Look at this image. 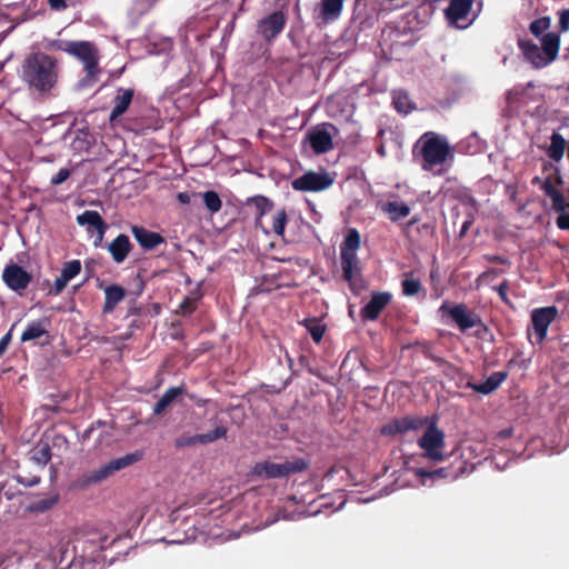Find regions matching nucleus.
<instances>
[{
  "label": "nucleus",
  "mask_w": 569,
  "mask_h": 569,
  "mask_svg": "<svg viewBox=\"0 0 569 569\" xmlns=\"http://www.w3.org/2000/svg\"><path fill=\"white\" fill-rule=\"evenodd\" d=\"M96 426L103 427V426H106V422L102 421V420H98L94 423H92L88 429H86L83 435H82V440L83 441L88 440L90 438V436L93 432Z\"/></svg>",
  "instance_id": "nucleus-51"
},
{
  "label": "nucleus",
  "mask_w": 569,
  "mask_h": 569,
  "mask_svg": "<svg viewBox=\"0 0 569 569\" xmlns=\"http://www.w3.org/2000/svg\"><path fill=\"white\" fill-rule=\"evenodd\" d=\"M14 326L16 325L13 323L12 327L10 328V330L0 339V357H2L4 355L9 345L11 343L12 330H13Z\"/></svg>",
  "instance_id": "nucleus-47"
},
{
  "label": "nucleus",
  "mask_w": 569,
  "mask_h": 569,
  "mask_svg": "<svg viewBox=\"0 0 569 569\" xmlns=\"http://www.w3.org/2000/svg\"><path fill=\"white\" fill-rule=\"evenodd\" d=\"M99 288H102L104 291V303L102 307L103 315L111 313L127 295L126 289L120 284H109L103 287L102 283H100Z\"/></svg>",
  "instance_id": "nucleus-23"
},
{
  "label": "nucleus",
  "mask_w": 569,
  "mask_h": 569,
  "mask_svg": "<svg viewBox=\"0 0 569 569\" xmlns=\"http://www.w3.org/2000/svg\"><path fill=\"white\" fill-rule=\"evenodd\" d=\"M472 7V0H451L446 9V17L449 21L458 23L466 19Z\"/></svg>",
  "instance_id": "nucleus-26"
},
{
  "label": "nucleus",
  "mask_w": 569,
  "mask_h": 569,
  "mask_svg": "<svg viewBox=\"0 0 569 569\" xmlns=\"http://www.w3.org/2000/svg\"><path fill=\"white\" fill-rule=\"evenodd\" d=\"M56 500H51L50 503L46 505L44 507L48 508L54 503Z\"/></svg>",
  "instance_id": "nucleus-58"
},
{
  "label": "nucleus",
  "mask_w": 569,
  "mask_h": 569,
  "mask_svg": "<svg viewBox=\"0 0 569 569\" xmlns=\"http://www.w3.org/2000/svg\"><path fill=\"white\" fill-rule=\"evenodd\" d=\"M107 537L100 539V547L106 548Z\"/></svg>",
  "instance_id": "nucleus-55"
},
{
  "label": "nucleus",
  "mask_w": 569,
  "mask_h": 569,
  "mask_svg": "<svg viewBox=\"0 0 569 569\" xmlns=\"http://www.w3.org/2000/svg\"><path fill=\"white\" fill-rule=\"evenodd\" d=\"M76 220L79 226L86 227L88 233H97L94 246H99L108 229V224L104 222L100 213L93 210H86L81 214H78Z\"/></svg>",
  "instance_id": "nucleus-16"
},
{
  "label": "nucleus",
  "mask_w": 569,
  "mask_h": 569,
  "mask_svg": "<svg viewBox=\"0 0 569 569\" xmlns=\"http://www.w3.org/2000/svg\"><path fill=\"white\" fill-rule=\"evenodd\" d=\"M541 189L548 196L552 201V210H562L563 208H569V204L566 201L565 196L561 191H559L551 177H548L545 179V181L541 184Z\"/></svg>",
  "instance_id": "nucleus-29"
},
{
  "label": "nucleus",
  "mask_w": 569,
  "mask_h": 569,
  "mask_svg": "<svg viewBox=\"0 0 569 569\" xmlns=\"http://www.w3.org/2000/svg\"><path fill=\"white\" fill-rule=\"evenodd\" d=\"M48 325L47 319L31 321L20 337L21 342L33 341L42 337L49 338Z\"/></svg>",
  "instance_id": "nucleus-27"
},
{
  "label": "nucleus",
  "mask_w": 569,
  "mask_h": 569,
  "mask_svg": "<svg viewBox=\"0 0 569 569\" xmlns=\"http://www.w3.org/2000/svg\"><path fill=\"white\" fill-rule=\"evenodd\" d=\"M486 260L491 263L507 264L509 260L505 257L498 254H488L486 256Z\"/></svg>",
  "instance_id": "nucleus-50"
},
{
  "label": "nucleus",
  "mask_w": 569,
  "mask_h": 569,
  "mask_svg": "<svg viewBox=\"0 0 569 569\" xmlns=\"http://www.w3.org/2000/svg\"><path fill=\"white\" fill-rule=\"evenodd\" d=\"M472 223H473V217H472V216H470V217H469V219H467V220L462 223V226H461V229H460V232H459V237H460V238H463V237L467 234V232L469 231V229H470V227L472 226Z\"/></svg>",
  "instance_id": "nucleus-52"
},
{
  "label": "nucleus",
  "mask_w": 569,
  "mask_h": 569,
  "mask_svg": "<svg viewBox=\"0 0 569 569\" xmlns=\"http://www.w3.org/2000/svg\"><path fill=\"white\" fill-rule=\"evenodd\" d=\"M288 222V216L284 209H280L276 211L272 216V224L269 231H272L274 234L282 237L284 234V229Z\"/></svg>",
  "instance_id": "nucleus-38"
},
{
  "label": "nucleus",
  "mask_w": 569,
  "mask_h": 569,
  "mask_svg": "<svg viewBox=\"0 0 569 569\" xmlns=\"http://www.w3.org/2000/svg\"><path fill=\"white\" fill-rule=\"evenodd\" d=\"M301 325L308 330V332L310 333L312 340L316 343L321 342V340L323 338V335H325V331H326V326L325 325H322L316 318L303 319L301 321Z\"/></svg>",
  "instance_id": "nucleus-35"
},
{
  "label": "nucleus",
  "mask_w": 569,
  "mask_h": 569,
  "mask_svg": "<svg viewBox=\"0 0 569 569\" xmlns=\"http://www.w3.org/2000/svg\"><path fill=\"white\" fill-rule=\"evenodd\" d=\"M228 429L223 426H218L213 430L207 433L200 435H181L174 440V447L177 449L194 447L198 445H208L216 440L223 439L227 437Z\"/></svg>",
  "instance_id": "nucleus-15"
},
{
  "label": "nucleus",
  "mask_w": 569,
  "mask_h": 569,
  "mask_svg": "<svg viewBox=\"0 0 569 569\" xmlns=\"http://www.w3.org/2000/svg\"><path fill=\"white\" fill-rule=\"evenodd\" d=\"M508 372L506 371H496L492 372L485 382L482 383H473L471 381L467 382V387L471 388L473 391L482 393V395H489L493 392L496 389H498L503 381L507 379Z\"/></svg>",
  "instance_id": "nucleus-24"
},
{
  "label": "nucleus",
  "mask_w": 569,
  "mask_h": 569,
  "mask_svg": "<svg viewBox=\"0 0 569 569\" xmlns=\"http://www.w3.org/2000/svg\"><path fill=\"white\" fill-rule=\"evenodd\" d=\"M465 461H460V467L456 470L451 468H439L436 470H426L425 468L415 469V475L419 477L421 480L425 478H446V479H456L463 472Z\"/></svg>",
  "instance_id": "nucleus-28"
},
{
  "label": "nucleus",
  "mask_w": 569,
  "mask_h": 569,
  "mask_svg": "<svg viewBox=\"0 0 569 569\" xmlns=\"http://www.w3.org/2000/svg\"><path fill=\"white\" fill-rule=\"evenodd\" d=\"M32 274L18 263L6 264L2 271V281L12 291L21 293L32 281Z\"/></svg>",
  "instance_id": "nucleus-11"
},
{
  "label": "nucleus",
  "mask_w": 569,
  "mask_h": 569,
  "mask_svg": "<svg viewBox=\"0 0 569 569\" xmlns=\"http://www.w3.org/2000/svg\"><path fill=\"white\" fill-rule=\"evenodd\" d=\"M247 206L252 207L254 209V227L257 229H261L263 233L269 234L270 231L262 223V218L264 214L270 212L273 208V202L261 194L248 198Z\"/></svg>",
  "instance_id": "nucleus-20"
},
{
  "label": "nucleus",
  "mask_w": 569,
  "mask_h": 569,
  "mask_svg": "<svg viewBox=\"0 0 569 569\" xmlns=\"http://www.w3.org/2000/svg\"><path fill=\"white\" fill-rule=\"evenodd\" d=\"M566 144V139L560 133L553 132L550 137V146L547 149L548 157L559 162L563 158Z\"/></svg>",
  "instance_id": "nucleus-33"
},
{
  "label": "nucleus",
  "mask_w": 569,
  "mask_h": 569,
  "mask_svg": "<svg viewBox=\"0 0 569 569\" xmlns=\"http://www.w3.org/2000/svg\"><path fill=\"white\" fill-rule=\"evenodd\" d=\"M557 316L558 309L555 306L537 308L532 311L531 322L539 342L546 339L548 328Z\"/></svg>",
  "instance_id": "nucleus-17"
},
{
  "label": "nucleus",
  "mask_w": 569,
  "mask_h": 569,
  "mask_svg": "<svg viewBox=\"0 0 569 569\" xmlns=\"http://www.w3.org/2000/svg\"><path fill=\"white\" fill-rule=\"evenodd\" d=\"M307 468L308 462L302 458L286 461L283 463L264 461L254 465L252 475L263 479H276L287 477L291 473L301 472Z\"/></svg>",
  "instance_id": "nucleus-6"
},
{
  "label": "nucleus",
  "mask_w": 569,
  "mask_h": 569,
  "mask_svg": "<svg viewBox=\"0 0 569 569\" xmlns=\"http://www.w3.org/2000/svg\"><path fill=\"white\" fill-rule=\"evenodd\" d=\"M183 386L171 387L164 391L161 398L156 402L152 411L154 416H160L169 406H171L178 397L184 393Z\"/></svg>",
  "instance_id": "nucleus-30"
},
{
  "label": "nucleus",
  "mask_w": 569,
  "mask_h": 569,
  "mask_svg": "<svg viewBox=\"0 0 569 569\" xmlns=\"http://www.w3.org/2000/svg\"><path fill=\"white\" fill-rule=\"evenodd\" d=\"M134 96V90L131 88H118L117 93L112 100L113 108L110 112L109 120L110 122H114L119 117H121L129 108L132 102Z\"/></svg>",
  "instance_id": "nucleus-21"
},
{
  "label": "nucleus",
  "mask_w": 569,
  "mask_h": 569,
  "mask_svg": "<svg viewBox=\"0 0 569 569\" xmlns=\"http://www.w3.org/2000/svg\"><path fill=\"white\" fill-rule=\"evenodd\" d=\"M412 154L421 158V168L430 171L452 158V148L448 139L435 131L425 132L412 148Z\"/></svg>",
  "instance_id": "nucleus-2"
},
{
  "label": "nucleus",
  "mask_w": 569,
  "mask_h": 569,
  "mask_svg": "<svg viewBox=\"0 0 569 569\" xmlns=\"http://www.w3.org/2000/svg\"><path fill=\"white\" fill-rule=\"evenodd\" d=\"M133 248L129 237L124 233L118 234L109 244L108 251L116 263H122Z\"/></svg>",
  "instance_id": "nucleus-22"
},
{
  "label": "nucleus",
  "mask_w": 569,
  "mask_h": 569,
  "mask_svg": "<svg viewBox=\"0 0 569 569\" xmlns=\"http://www.w3.org/2000/svg\"><path fill=\"white\" fill-rule=\"evenodd\" d=\"M201 197H202L204 207L211 214H214L221 210L222 200L216 191H213V190L204 191L203 193H201Z\"/></svg>",
  "instance_id": "nucleus-36"
},
{
  "label": "nucleus",
  "mask_w": 569,
  "mask_h": 569,
  "mask_svg": "<svg viewBox=\"0 0 569 569\" xmlns=\"http://www.w3.org/2000/svg\"><path fill=\"white\" fill-rule=\"evenodd\" d=\"M382 211L392 222L399 221L410 214V207L405 202L388 201L382 206Z\"/></svg>",
  "instance_id": "nucleus-32"
},
{
  "label": "nucleus",
  "mask_w": 569,
  "mask_h": 569,
  "mask_svg": "<svg viewBox=\"0 0 569 569\" xmlns=\"http://www.w3.org/2000/svg\"><path fill=\"white\" fill-rule=\"evenodd\" d=\"M337 128L331 123H322L313 127L307 134L311 149L317 154L326 153L333 148L332 133Z\"/></svg>",
  "instance_id": "nucleus-12"
},
{
  "label": "nucleus",
  "mask_w": 569,
  "mask_h": 569,
  "mask_svg": "<svg viewBox=\"0 0 569 569\" xmlns=\"http://www.w3.org/2000/svg\"><path fill=\"white\" fill-rule=\"evenodd\" d=\"M536 181H539V178H538V177H535V179H533V181H532V182L535 183Z\"/></svg>",
  "instance_id": "nucleus-59"
},
{
  "label": "nucleus",
  "mask_w": 569,
  "mask_h": 569,
  "mask_svg": "<svg viewBox=\"0 0 569 569\" xmlns=\"http://www.w3.org/2000/svg\"><path fill=\"white\" fill-rule=\"evenodd\" d=\"M393 106L397 111L409 113L415 109L412 103L409 100V97L406 93H398L393 97Z\"/></svg>",
  "instance_id": "nucleus-40"
},
{
  "label": "nucleus",
  "mask_w": 569,
  "mask_h": 569,
  "mask_svg": "<svg viewBox=\"0 0 569 569\" xmlns=\"http://www.w3.org/2000/svg\"><path fill=\"white\" fill-rule=\"evenodd\" d=\"M540 47L531 40L519 39L517 44L528 61L535 69H543L557 60L560 51V33L547 32L538 38Z\"/></svg>",
  "instance_id": "nucleus-3"
},
{
  "label": "nucleus",
  "mask_w": 569,
  "mask_h": 569,
  "mask_svg": "<svg viewBox=\"0 0 569 569\" xmlns=\"http://www.w3.org/2000/svg\"><path fill=\"white\" fill-rule=\"evenodd\" d=\"M499 297L501 298L502 301L505 302H509L508 300V296H507V292L509 290V282L508 280H503L497 288H496Z\"/></svg>",
  "instance_id": "nucleus-48"
},
{
  "label": "nucleus",
  "mask_w": 569,
  "mask_h": 569,
  "mask_svg": "<svg viewBox=\"0 0 569 569\" xmlns=\"http://www.w3.org/2000/svg\"><path fill=\"white\" fill-rule=\"evenodd\" d=\"M71 174V171L67 168H61L52 178L51 184L58 186L64 182Z\"/></svg>",
  "instance_id": "nucleus-46"
},
{
  "label": "nucleus",
  "mask_w": 569,
  "mask_h": 569,
  "mask_svg": "<svg viewBox=\"0 0 569 569\" xmlns=\"http://www.w3.org/2000/svg\"><path fill=\"white\" fill-rule=\"evenodd\" d=\"M556 182H557V183H562V179H561V177H559V176H558V177L556 178Z\"/></svg>",
  "instance_id": "nucleus-56"
},
{
  "label": "nucleus",
  "mask_w": 569,
  "mask_h": 569,
  "mask_svg": "<svg viewBox=\"0 0 569 569\" xmlns=\"http://www.w3.org/2000/svg\"><path fill=\"white\" fill-rule=\"evenodd\" d=\"M512 436V429H505L499 432V437L501 438H509Z\"/></svg>",
  "instance_id": "nucleus-54"
},
{
  "label": "nucleus",
  "mask_w": 569,
  "mask_h": 569,
  "mask_svg": "<svg viewBox=\"0 0 569 569\" xmlns=\"http://www.w3.org/2000/svg\"><path fill=\"white\" fill-rule=\"evenodd\" d=\"M68 282L69 280L60 273V276L54 280L53 287L50 289L49 295H60L67 287Z\"/></svg>",
  "instance_id": "nucleus-44"
},
{
  "label": "nucleus",
  "mask_w": 569,
  "mask_h": 569,
  "mask_svg": "<svg viewBox=\"0 0 569 569\" xmlns=\"http://www.w3.org/2000/svg\"><path fill=\"white\" fill-rule=\"evenodd\" d=\"M177 200L182 204H188L191 201V196L188 192H179L177 194Z\"/></svg>",
  "instance_id": "nucleus-53"
},
{
  "label": "nucleus",
  "mask_w": 569,
  "mask_h": 569,
  "mask_svg": "<svg viewBox=\"0 0 569 569\" xmlns=\"http://www.w3.org/2000/svg\"><path fill=\"white\" fill-rule=\"evenodd\" d=\"M130 231L144 251H152L167 242L166 238L159 232L151 231L142 226L133 224L130 227Z\"/></svg>",
  "instance_id": "nucleus-19"
},
{
  "label": "nucleus",
  "mask_w": 569,
  "mask_h": 569,
  "mask_svg": "<svg viewBox=\"0 0 569 569\" xmlns=\"http://www.w3.org/2000/svg\"><path fill=\"white\" fill-rule=\"evenodd\" d=\"M54 47L63 51L83 63L86 71V80L96 81L100 73L99 51L90 41H59Z\"/></svg>",
  "instance_id": "nucleus-5"
},
{
  "label": "nucleus",
  "mask_w": 569,
  "mask_h": 569,
  "mask_svg": "<svg viewBox=\"0 0 569 569\" xmlns=\"http://www.w3.org/2000/svg\"><path fill=\"white\" fill-rule=\"evenodd\" d=\"M17 479L20 483L27 486V487H33L40 482L39 476H31L29 478H24L21 475L17 476Z\"/></svg>",
  "instance_id": "nucleus-49"
},
{
  "label": "nucleus",
  "mask_w": 569,
  "mask_h": 569,
  "mask_svg": "<svg viewBox=\"0 0 569 569\" xmlns=\"http://www.w3.org/2000/svg\"><path fill=\"white\" fill-rule=\"evenodd\" d=\"M142 457H143V453L141 451H134L131 453H127L123 457L113 459V460L109 461L108 463L101 466L100 468L92 470L87 476V481L89 483H99L102 480H106L107 478H109L116 471H120V470L126 469V468L132 466L133 463L138 462L139 460L142 459Z\"/></svg>",
  "instance_id": "nucleus-7"
},
{
  "label": "nucleus",
  "mask_w": 569,
  "mask_h": 569,
  "mask_svg": "<svg viewBox=\"0 0 569 569\" xmlns=\"http://www.w3.org/2000/svg\"><path fill=\"white\" fill-rule=\"evenodd\" d=\"M52 452L49 442L40 440L30 451V459L41 469L51 460Z\"/></svg>",
  "instance_id": "nucleus-31"
},
{
  "label": "nucleus",
  "mask_w": 569,
  "mask_h": 569,
  "mask_svg": "<svg viewBox=\"0 0 569 569\" xmlns=\"http://www.w3.org/2000/svg\"><path fill=\"white\" fill-rule=\"evenodd\" d=\"M440 311L447 312L462 332L482 325L481 318L473 311H470L463 303L449 307L447 302H443Z\"/></svg>",
  "instance_id": "nucleus-10"
},
{
  "label": "nucleus",
  "mask_w": 569,
  "mask_h": 569,
  "mask_svg": "<svg viewBox=\"0 0 569 569\" xmlns=\"http://www.w3.org/2000/svg\"><path fill=\"white\" fill-rule=\"evenodd\" d=\"M57 439H61V440L66 441L64 437H57Z\"/></svg>",
  "instance_id": "nucleus-60"
},
{
  "label": "nucleus",
  "mask_w": 569,
  "mask_h": 569,
  "mask_svg": "<svg viewBox=\"0 0 569 569\" xmlns=\"http://www.w3.org/2000/svg\"><path fill=\"white\" fill-rule=\"evenodd\" d=\"M526 92V88L521 86L513 87L507 92L506 100L508 104L517 103L521 100Z\"/></svg>",
  "instance_id": "nucleus-42"
},
{
  "label": "nucleus",
  "mask_w": 569,
  "mask_h": 569,
  "mask_svg": "<svg viewBox=\"0 0 569 569\" xmlns=\"http://www.w3.org/2000/svg\"><path fill=\"white\" fill-rule=\"evenodd\" d=\"M343 0H321L318 6V18L327 24L337 20L342 11Z\"/></svg>",
  "instance_id": "nucleus-25"
},
{
  "label": "nucleus",
  "mask_w": 569,
  "mask_h": 569,
  "mask_svg": "<svg viewBox=\"0 0 569 569\" xmlns=\"http://www.w3.org/2000/svg\"><path fill=\"white\" fill-rule=\"evenodd\" d=\"M402 293L407 297H413L418 295L422 288L420 280L408 278V273H406V278L401 282Z\"/></svg>",
  "instance_id": "nucleus-39"
},
{
  "label": "nucleus",
  "mask_w": 569,
  "mask_h": 569,
  "mask_svg": "<svg viewBox=\"0 0 569 569\" xmlns=\"http://www.w3.org/2000/svg\"><path fill=\"white\" fill-rule=\"evenodd\" d=\"M59 77L58 60L38 51L26 57L21 64L20 78L29 91L47 96L56 87Z\"/></svg>",
  "instance_id": "nucleus-1"
},
{
  "label": "nucleus",
  "mask_w": 569,
  "mask_h": 569,
  "mask_svg": "<svg viewBox=\"0 0 569 569\" xmlns=\"http://www.w3.org/2000/svg\"><path fill=\"white\" fill-rule=\"evenodd\" d=\"M335 178L327 171H307L291 182V187L297 191L319 192L330 188Z\"/></svg>",
  "instance_id": "nucleus-9"
},
{
  "label": "nucleus",
  "mask_w": 569,
  "mask_h": 569,
  "mask_svg": "<svg viewBox=\"0 0 569 569\" xmlns=\"http://www.w3.org/2000/svg\"><path fill=\"white\" fill-rule=\"evenodd\" d=\"M551 27V18L549 16H545L538 18L529 24V31L535 38H540L547 33V31Z\"/></svg>",
  "instance_id": "nucleus-37"
},
{
  "label": "nucleus",
  "mask_w": 569,
  "mask_h": 569,
  "mask_svg": "<svg viewBox=\"0 0 569 569\" xmlns=\"http://www.w3.org/2000/svg\"><path fill=\"white\" fill-rule=\"evenodd\" d=\"M558 212V217L556 219V224L560 230H569V211H567V208H563L562 210H555Z\"/></svg>",
  "instance_id": "nucleus-43"
},
{
  "label": "nucleus",
  "mask_w": 569,
  "mask_h": 569,
  "mask_svg": "<svg viewBox=\"0 0 569 569\" xmlns=\"http://www.w3.org/2000/svg\"><path fill=\"white\" fill-rule=\"evenodd\" d=\"M392 296L387 291H375L368 303L360 310L365 321H376L383 309L391 302Z\"/></svg>",
  "instance_id": "nucleus-18"
},
{
  "label": "nucleus",
  "mask_w": 569,
  "mask_h": 569,
  "mask_svg": "<svg viewBox=\"0 0 569 569\" xmlns=\"http://www.w3.org/2000/svg\"><path fill=\"white\" fill-rule=\"evenodd\" d=\"M81 271V262L80 260H70L66 262L62 267L61 274L67 278L69 281L78 276Z\"/></svg>",
  "instance_id": "nucleus-41"
},
{
  "label": "nucleus",
  "mask_w": 569,
  "mask_h": 569,
  "mask_svg": "<svg viewBox=\"0 0 569 569\" xmlns=\"http://www.w3.org/2000/svg\"><path fill=\"white\" fill-rule=\"evenodd\" d=\"M202 298V292L200 289H196L191 292L190 296L184 297V299L179 305L176 313L182 317H189L197 310V303Z\"/></svg>",
  "instance_id": "nucleus-34"
},
{
  "label": "nucleus",
  "mask_w": 569,
  "mask_h": 569,
  "mask_svg": "<svg viewBox=\"0 0 569 569\" xmlns=\"http://www.w3.org/2000/svg\"><path fill=\"white\" fill-rule=\"evenodd\" d=\"M417 221H418L417 219H412V220L409 222V226L415 224Z\"/></svg>",
  "instance_id": "nucleus-57"
},
{
  "label": "nucleus",
  "mask_w": 569,
  "mask_h": 569,
  "mask_svg": "<svg viewBox=\"0 0 569 569\" xmlns=\"http://www.w3.org/2000/svg\"><path fill=\"white\" fill-rule=\"evenodd\" d=\"M559 16V33L569 31V9L558 12Z\"/></svg>",
  "instance_id": "nucleus-45"
},
{
  "label": "nucleus",
  "mask_w": 569,
  "mask_h": 569,
  "mask_svg": "<svg viewBox=\"0 0 569 569\" xmlns=\"http://www.w3.org/2000/svg\"><path fill=\"white\" fill-rule=\"evenodd\" d=\"M287 16L282 10L274 11L258 21L257 32L267 42L273 41L284 29Z\"/></svg>",
  "instance_id": "nucleus-13"
},
{
  "label": "nucleus",
  "mask_w": 569,
  "mask_h": 569,
  "mask_svg": "<svg viewBox=\"0 0 569 569\" xmlns=\"http://www.w3.org/2000/svg\"><path fill=\"white\" fill-rule=\"evenodd\" d=\"M428 425V418L403 417L393 419L381 428L383 436L405 435L409 431H419Z\"/></svg>",
  "instance_id": "nucleus-14"
},
{
  "label": "nucleus",
  "mask_w": 569,
  "mask_h": 569,
  "mask_svg": "<svg viewBox=\"0 0 569 569\" xmlns=\"http://www.w3.org/2000/svg\"><path fill=\"white\" fill-rule=\"evenodd\" d=\"M418 445L425 450L423 456L432 461H442L445 448V433L438 429L432 422L428 426L422 437L418 440Z\"/></svg>",
  "instance_id": "nucleus-8"
},
{
  "label": "nucleus",
  "mask_w": 569,
  "mask_h": 569,
  "mask_svg": "<svg viewBox=\"0 0 569 569\" xmlns=\"http://www.w3.org/2000/svg\"><path fill=\"white\" fill-rule=\"evenodd\" d=\"M360 244V233L355 228L348 230V233L340 244L342 278L349 283V287L353 292L357 291L356 277L361 273L360 261L357 256Z\"/></svg>",
  "instance_id": "nucleus-4"
}]
</instances>
